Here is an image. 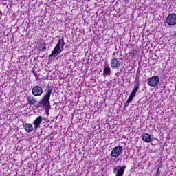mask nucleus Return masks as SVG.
Wrapping results in <instances>:
<instances>
[{
  "instance_id": "f257e3e1",
  "label": "nucleus",
  "mask_w": 176,
  "mask_h": 176,
  "mask_svg": "<svg viewBox=\"0 0 176 176\" xmlns=\"http://www.w3.org/2000/svg\"><path fill=\"white\" fill-rule=\"evenodd\" d=\"M52 93H53V89L51 88H47L46 94L43 96V98L38 101V105L37 108L42 106L45 107V112L46 115L49 116L50 113L49 111L52 109V106L50 105V96H52Z\"/></svg>"
},
{
  "instance_id": "f03ea898",
  "label": "nucleus",
  "mask_w": 176,
  "mask_h": 176,
  "mask_svg": "<svg viewBox=\"0 0 176 176\" xmlns=\"http://www.w3.org/2000/svg\"><path fill=\"white\" fill-rule=\"evenodd\" d=\"M65 45V42L64 41V37L60 38L54 47V50H52L51 54L49 56V59L52 60V57H53V60L56 58V56H58L60 53H61V50L64 49V46Z\"/></svg>"
},
{
  "instance_id": "7ed1b4c3",
  "label": "nucleus",
  "mask_w": 176,
  "mask_h": 176,
  "mask_svg": "<svg viewBox=\"0 0 176 176\" xmlns=\"http://www.w3.org/2000/svg\"><path fill=\"white\" fill-rule=\"evenodd\" d=\"M166 24L169 27L176 25V14H170L165 20Z\"/></svg>"
},
{
  "instance_id": "20e7f679",
  "label": "nucleus",
  "mask_w": 176,
  "mask_h": 176,
  "mask_svg": "<svg viewBox=\"0 0 176 176\" xmlns=\"http://www.w3.org/2000/svg\"><path fill=\"white\" fill-rule=\"evenodd\" d=\"M159 82H160V78L159 76H154L148 80L147 83L151 87H156V85H159Z\"/></svg>"
},
{
  "instance_id": "39448f33",
  "label": "nucleus",
  "mask_w": 176,
  "mask_h": 176,
  "mask_svg": "<svg viewBox=\"0 0 176 176\" xmlns=\"http://www.w3.org/2000/svg\"><path fill=\"white\" fill-rule=\"evenodd\" d=\"M110 65L113 69H119L122 67V61L119 60L118 58H113L110 61Z\"/></svg>"
},
{
  "instance_id": "423d86ee",
  "label": "nucleus",
  "mask_w": 176,
  "mask_h": 176,
  "mask_svg": "<svg viewBox=\"0 0 176 176\" xmlns=\"http://www.w3.org/2000/svg\"><path fill=\"white\" fill-rule=\"evenodd\" d=\"M32 94H33L34 97H39L42 96V94H43V88L38 85L34 86L32 89Z\"/></svg>"
},
{
  "instance_id": "0eeeda50",
  "label": "nucleus",
  "mask_w": 176,
  "mask_h": 176,
  "mask_svg": "<svg viewBox=\"0 0 176 176\" xmlns=\"http://www.w3.org/2000/svg\"><path fill=\"white\" fill-rule=\"evenodd\" d=\"M122 151H123V147L120 145L114 147L111 153V157H118L122 153Z\"/></svg>"
},
{
  "instance_id": "6e6552de",
  "label": "nucleus",
  "mask_w": 176,
  "mask_h": 176,
  "mask_svg": "<svg viewBox=\"0 0 176 176\" xmlns=\"http://www.w3.org/2000/svg\"><path fill=\"white\" fill-rule=\"evenodd\" d=\"M27 102L28 104L31 107L32 105H35V104L38 102V100H36V98H35L34 96L29 95L27 96Z\"/></svg>"
},
{
  "instance_id": "1a4fd4ad",
  "label": "nucleus",
  "mask_w": 176,
  "mask_h": 176,
  "mask_svg": "<svg viewBox=\"0 0 176 176\" xmlns=\"http://www.w3.org/2000/svg\"><path fill=\"white\" fill-rule=\"evenodd\" d=\"M43 120L42 119V116H38L34 120L33 124L34 126L35 129L39 128Z\"/></svg>"
},
{
  "instance_id": "9d476101",
  "label": "nucleus",
  "mask_w": 176,
  "mask_h": 176,
  "mask_svg": "<svg viewBox=\"0 0 176 176\" xmlns=\"http://www.w3.org/2000/svg\"><path fill=\"white\" fill-rule=\"evenodd\" d=\"M142 140L146 142V144H149L151 141H152V137L149 135V133H144L142 135Z\"/></svg>"
},
{
  "instance_id": "9b49d317",
  "label": "nucleus",
  "mask_w": 176,
  "mask_h": 176,
  "mask_svg": "<svg viewBox=\"0 0 176 176\" xmlns=\"http://www.w3.org/2000/svg\"><path fill=\"white\" fill-rule=\"evenodd\" d=\"M23 128L26 133H31L34 131V126H32V124L26 123L23 126Z\"/></svg>"
},
{
  "instance_id": "f8f14e48",
  "label": "nucleus",
  "mask_w": 176,
  "mask_h": 176,
  "mask_svg": "<svg viewBox=\"0 0 176 176\" xmlns=\"http://www.w3.org/2000/svg\"><path fill=\"white\" fill-rule=\"evenodd\" d=\"M137 91H137V89H133L129 98L126 100L128 102H131V101H133V98H134V97H135V94H137Z\"/></svg>"
},
{
  "instance_id": "ddd939ff",
  "label": "nucleus",
  "mask_w": 176,
  "mask_h": 176,
  "mask_svg": "<svg viewBox=\"0 0 176 176\" xmlns=\"http://www.w3.org/2000/svg\"><path fill=\"white\" fill-rule=\"evenodd\" d=\"M141 85V84H140V77L136 76L135 77V82L134 84V90H140V86Z\"/></svg>"
},
{
  "instance_id": "4468645a",
  "label": "nucleus",
  "mask_w": 176,
  "mask_h": 176,
  "mask_svg": "<svg viewBox=\"0 0 176 176\" xmlns=\"http://www.w3.org/2000/svg\"><path fill=\"white\" fill-rule=\"evenodd\" d=\"M103 74L104 76H107V75H111V67H104Z\"/></svg>"
},
{
  "instance_id": "2eb2a0df",
  "label": "nucleus",
  "mask_w": 176,
  "mask_h": 176,
  "mask_svg": "<svg viewBox=\"0 0 176 176\" xmlns=\"http://www.w3.org/2000/svg\"><path fill=\"white\" fill-rule=\"evenodd\" d=\"M40 50H46V43H42L38 46Z\"/></svg>"
},
{
  "instance_id": "dca6fc26",
  "label": "nucleus",
  "mask_w": 176,
  "mask_h": 176,
  "mask_svg": "<svg viewBox=\"0 0 176 176\" xmlns=\"http://www.w3.org/2000/svg\"><path fill=\"white\" fill-rule=\"evenodd\" d=\"M138 52L137 50H133L131 52H129V54L131 57H134L137 54Z\"/></svg>"
},
{
  "instance_id": "f3484780",
  "label": "nucleus",
  "mask_w": 176,
  "mask_h": 176,
  "mask_svg": "<svg viewBox=\"0 0 176 176\" xmlns=\"http://www.w3.org/2000/svg\"><path fill=\"white\" fill-rule=\"evenodd\" d=\"M33 75L34 76H35L36 80H39V76H38V74H36V72H35V70H33Z\"/></svg>"
},
{
  "instance_id": "a211bd4d",
  "label": "nucleus",
  "mask_w": 176,
  "mask_h": 176,
  "mask_svg": "<svg viewBox=\"0 0 176 176\" xmlns=\"http://www.w3.org/2000/svg\"><path fill=\"white\" fill-rule=\"evenodd\" d=\"M129 104H130V102H128V101L126 100V102L124 104V109H126V108H127V107H129Z\"/></svg>"
},
{
  "instance_id": "6ab92c4d",
  "label": "nucleus",
  "mask_w": 176,
  "mask_h": 176,
  "mask_svg": "<svg viewBox=\"0 0 176 176\" xmlns=\"http://www.w3.org/2000/svg\"><path fill=\"white\" fill-rule=\"evenodd\" d=\"M113 57H115V56H116V52H114L113 54H112Z\"/></svg>"
},
{
  "instance_id": "aec40b11",
  "label": "nucleus",
  "mask_w": 176,
  "mask_h": 176,
  "mask_svg": "<svg viewBox=\"0 0 176 176\" xmlns=\"http://www.w3.org/2000/svg\"><path fill=\"white\" fill-rule=\"evenodd\" d=\"M2 14V11H0V16Z\"/></svg>"
},
{
  "instance_id": "412c9836",
  "label": "nucleus",
  "mask_w": 176,
  "mask_h": 176,
  "mask_svg": "<svg viewBox=\"0 0 176 176\" xmlns=\"http://www.w3.org/2000/svg\"><path fill=\"white\" fill-rule=\"evenodd\" d=\"M158 170H160V168H158Z\"/></svg>"
}]
</instances>
